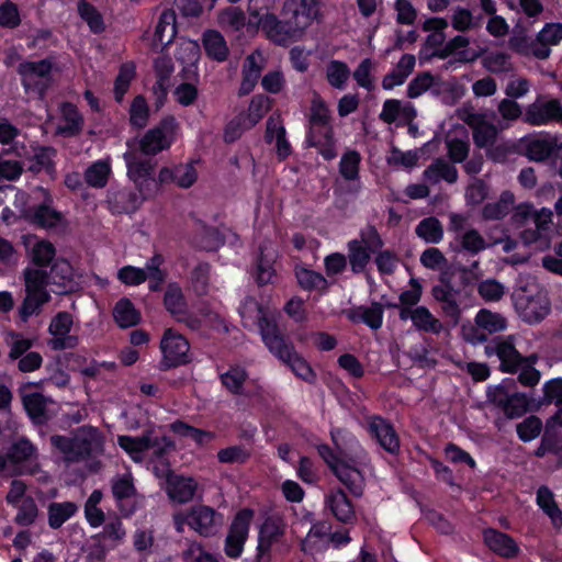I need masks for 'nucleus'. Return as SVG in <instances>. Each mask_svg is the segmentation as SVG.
Returning a JSON list of instances; mask_svg holds the SVG:
<instances>
[{
    "label": "nucleus",
    "mask_w": 562,
    "mask_h": 562,
    "mask_svg": "<svg viewBox=\"0 0 562 562\" xmlns=\"http://www.w3.org/2000/svg\"><path fill=\"white\" fill-rule=\"evenodd\" d=\"M25 277V299L19 314L23 322L37 314L44 303L49 299L46 286L56 294H67L70 283V263L67 260L56 261L46 274L44 271L27 268Z\"/></svg>",
    "instance_id": "obj_1"
},
{
    "label": "nucleus",
    "mask_w": 562,
    "mask_h": 562,
    "mask_svg": "<svg viewBox=\"0 0 562 562\" xmlns=\"http://www.w3.org/2000/svg\"><path fill=\"white\" fill-rule=\"evenodd\" d=\"M486 357H497L499 360V370L504 373H517L518 381L525 386H535L540 380V372L535 368L538 360L537 355L524 357L517 350L515 337L498 336L484 346Z\"/></svg>",
    "instance_id": "obj_2"
},
{
    "label": "nucleus",
    "mask_w": 562,
    "mask_h": 562,
    "mask_svg": "<svg viewBox=\"0 0 562 562\" xmlns=\"http://www.w3.org/2000/svg\"><path fill=\"white\" fill-rule=\"evenodd\" d=\"M102 453L103 437L98 428L82 426L75 431L72 436V462L87 460V472L95 473L101 469V462L95 458Z\"/></svg>",
    "instance_id": "obj_3"
},
{
    "label": "nucleus",
    "mask_w": 562,
    "mask_h": 562,
    "mask_svg": "<svg viewBox=\"0 0 562 562\" xmlns=\"http://www.w3.org/2000/svg\"><path fill=\"white\" fill-rule=\"evenodd\" d=\"M124 159L127 165V176L134 181L139 190L145 194H154L157 190L158 182L153 177L155 165L151 159H143L139 153L135 149L128 150L124 154Z\"/></svg>",
    "instance_id": "obj_4"
},
{
    "label": "nucleus",
    "mask_w": 562,
    "mask_h": 562,
    "mask_svg": "<svg viewBox=\"0 0 562 562\" xmlns=\"http://www.w3.org/2000/svg\"><path fill=\"white\" fill-rule=\"evenodd\" d=\"M178 123L173 116H167L158 126L149 130L139 140V150L144 155H156L170 147Z\"/></svg>",
    "instance_id": "obj_5"
},
{
    "label": "nucleus",
    "mask_w": 562,
    "mask_h": 562,
    "mask_svg": "<svg viewBox=\"0 0 562 562\" xmlns=\"http://www.w3.org/2000/svg\"><path fill=\"white\" fill-rule=\"evenodd\" d=\"M329 110L325 102L319 98L315 97L311 105L310 116V132L306 136L307 145L311 147L321 145L323 143L330 142L333 137V127L329 124Z\"/></svg>",
    "instance_id": "obj_6"
},
{
    "label": "nucleus",
    "mask_w": 562,
    "mask_h": 562,
    "mask_svg": "<svg viewBox=\"0 0 562 562\" xmlns=\"http://www.w3.org/2000/svg\"><path fill=\"white\" fill-rule=\"evenodd\" d=\"M164 358L160 362L161 369L168 370L178 366L186 364L190 361L189 342L180 334L167 329L160 342Z\"/></svg>",
    "instance_id": "obj_7"
},
{
    "label": "nucleus",
    "mask_w": 562,
    "mask_h": 562,
    "mask_svg": "<svg viewBox=\"0 0 562 562\" xmlns=\"http://www.w3.org/2000/svg\"><path fill=\"white\" fill-rule=\"evenodd\" d=\"M282 12L289 18L290 29L303 33L317 16L318 7L316 0H285Z\"/></svg>",
    "instance_id": "obj_8"
},
{
    "label": "nucleus",
    "mask_w": 562,
    "mask_h": 562,
    "mask_svg": "<svg viewBox=\"0 0 562 562\" xmlns=\"http://www.w3.org/2000/svg\"><path fill=\"white\" fill-rule=\"evenodd\" d=\"M252 516L254 512L247 508L241 509L235 516L225 540L227 557L236 559L241 554Z\"/></svg>",
    "instance_id": "obj_9"
},
{
    "label": "nucleus",
    "mask_w": 562,
    "mask_h": 562,
    "mask_svg": "<svg viewBox=\"0 0 562 562\" xmlns=\"http://www.w3.org/2000/svg\"><path fill=\"white\" fill-rule=\"evenodd\" d=\"M459 116L471 127L474 144L479 148L494 145L498 131L493 123L487 122L485 114L463 110Z\"/></svg>",
    "instance_id": "obj_10"
},
{
    "label": "nucleus",
    "mask_w": 562,
    "mask_h": 562,
    "mask_svg": "<svg viewBox=\"0 0 562 562\" xmlns=\"http://www.w3.org/2000/svg\"><path fill=\"white\" fill-rule=\"evenodd\" d=\"M260 334L270 352L282 362L296 351L293 344L282 335L276 322L271 319H263L260 323Z\"/></svg>",
    "instance_id": "obj_11"
},
{
    "label": "nucleus",
    "mask_w": 562,
    "mask_h": 562,
    "mask_svg": "<svg viewBox=\"0 0 562 562\" xmlns=\"http://www.w3.org/2000/svg\"><path fill=\"white\" fill-rule=\"evenodd\" d=\"M54 68V64L48 60L25 61L19 67L22 77V83L26 91L35 90L42 92L46 80Z\"/></svg>",
    "instance_id": "obj_12"
},
{
    "label": "nucleus",
    "mask_w": 562,
    "mask_h": 562,
    "mask_svg": "<svg viewBox=\"0 0 562 562\" xmlns=\"http://www.w3.org/2000/svg\"><path fill=\"white\" fill-rule=\"evenodd\" d=\"M21 395L27 414L35 423H42L56 411L57 404L33 391L31 385L22 386Z\"/></svg>",
    "instance_id": "obj_13"
},
{
    "label": "nucleus",
    "mask_w": 562,
    "mask_h": 562,
    "mask_svg": "<svg viewBox=\"0 0 562 562\" xmlns=\"http://www.w3.org/2000/svg\"><path fill=\"white\" fill-rule=\"evenodd\" d=\"M151 194H145L143 190L133 188H122L109 194L108 203L113 213H133L135 212L144 200Z\"/></svg>",
    "instance_id": "obj_14"
},
{
    "label": "nucleus",
    "mask_w": 562,
    "mask_h": 562,
    "mask_svg": "<svg viewBox=\"0 0 562 562\" xmlns=\"http://www.w3.org/2000/svg\"><path fill=\"white\" fill-rule=\"evenodd\" d=\"M282 19H278L272 13H266L259 20L261 29L265 31L267 36L279 45H285L290 40L300 37L303 33L300 30L292 31L289 24V18L281 13Z\"/></svg>",
    "instance_id": "obj_15"
},
{
    "label": "nucleus",
    "mask_w": 562,
    "mask_h": 562,
    "mask_svg": "<svg viewBox=\"0 0 562 562\" xmlns=\"http://www.w3.org/2000/svg\"><path fill=\"white\" fill-rule=\"evenodd\" d=\"M368 428L372 437L389 453L396 454L400 451V439L393 425L381 416L368 418Z\"/></svg>",
    "instance_id": "obj_16"
},
{
    "label": "nucleus",
    "mask_w": 562,
    "mask_h": 562,
    "mask_svg": "<svg viewBox=\"0 0 562 562\" xmlns=\"http://www.w3.org/2000/svg\"><path fill=\"white\" fill-rule=\"evenodd\" d=\"M217 513L205 505H196L190 508L187 514L188 525L203 537H210L215 533L218 525Z\"/></svg>",
    "instance_id": "obj_17"
},
{
    "label": "nucleus",
    "mask_w": 562,
    "mask_h": 562,
    "mask_svg": "<svg viewBox=\"0 0 562 562\" xmlns=\"http://www.w3.org/2000/svg\"><path fill=\"white\" fill-rule=\"evenodd\" d=\"M166 492L170 499L179 504H186L193 499L198 484L192 477L175 475L167 471Z\"/></svg>",
    "instance_id": "obj_18"
},
{
    "label": "nucleus",
    "mask_w": 562,
    "mask_h": 562,
    "mask_svg": "<svg viewBox=\"0 0 562 562\" xmlns=\"http://www.w3.org/2000/svg\"><path fill=\"white\" fill-rule=\"evenodd\" d=\"M325 504L338 521L342 524L355 522L356 513L353 505L342 490L330 491V493L326 495Z\"/></svg>",
    "instance_id": "obj_19"
},
{
    "label": "nucleus",
    "mask_w": 562,
    "mask_h": 562,
    "mask_svg": "<svg viewBox=\"0 0 562 562\" xmlns=\"http://www.w3.org/2000/svg\"><path fill=\"white\" fill-rule=\"evenodd\" d=\"M70 315L66 312L58 313L49 325V346L54 350H63L70 342Z\"/></svg>",
    "instance_id": "obj_20"
},
{
    "label": "nucleus",
    "mask_w": 562,
    "mask_h": 562,
    "mask_svg": "<svg viewBox=\"0 0 562 562\" xmlns=\"http://www.w3.org/2000/svg\"><path fill=\"white\" fill-rule=\"evenodd\" d=\"M484 541L492 551L507 559L516 557L519 551L512 537L495 529L484 531Z\"/></svg>",
    "instance_id": "obj_21"
},
{
    "label": "nucleus",
    "mask_w": 562,
    "mask_h": 562,
    "mask_svg": "<svg viewBox=\"0 0 562 562\" xmlns=\"http://www.w3.org/2000/svg\"><path fill=\"white\" fill-rule=\"evenodd\" d=\"M424 179L430 184L440 181L454 183L458 180L457 168L443 158H436L424 171Z\"/></svg>",
    "instance_id": "obj_22"
},
{
    "label": "nucleus",
    "mask_w": 562,
    "mask_h": 562,
    "mask_svg": "<svg viewBox=\"0 0 562 562\" xmlns=\"http://www.w3.org/2000/svg\"><path fill=\"white\" fill-rule=\"evenodd\" d=\"M459 293V290L431 289V295L436 302L440 304L441 312L446 317L450 318L454 325H457L461 318V308L457 300Z\"/></svg>",
    "instance_id": "obj_23"
},
{
    "label": "nucleus",
    "mask_w": 562,
    "mask_h": 562,
    "mask_svg": "<svg viewBox=\"0 0 562 562\" xmlns=\"http://www.w3.org/2000/svg\"><path fill=\"white\" fill-rule=\"evenodd\" d=\"M153 434L154 430L150 428L139 437L119 436L117 442L135 462H142L143 452L150 449L151 445H155L153 441Z\"/></svg>",
    "instance_id": "obj_24"
},
{
    "label": "nucleus",
    "mask_w": 562,
    "mask_h": 562,
    "mask_svg": "<svg viewBox=\"0 0 562 562\" xmlns=\"http://www.w3.org/2000/svg\"><path fill=\"white\" fill-rule=\"evenodd\" d=\"M559 110V101L550 100L544 103L530 104L525 114V122L530 125H543L555 121V113Z\"/></svg>",
    "instance_id": "obj_25"
},
{
    "label": "nucleus",
    "mask_w": 562,
    "mask_h": 562,
    "mask_svg": "<svg viewBox=\"0 0 562 562\" xmlns=\"http://www.w3.org/2000/svg\"><path fill=\"white\" fill-rule=\"evenodd\" d=\"M333 471L352 495L360 497L363 494L364 479L358 469L339 463L337 467H334Z\"/></svg>",
    "instance_id": "obj_26"
},
{
    "label": "nucleus",
    "mask_w": 562,
    "mask_h": 562,
    "mask_svg": "<svg viewBox=\"0 0 562 562\" xmlns=\"http://www.w3.org/2000/svg\"><path fill=\"white\" fill-rule=\"evenodd\" d=\"M77 13L80 20L87 24L91 33L101 34L106 30L103 14L88 0L78 1Z\"/></svg>",
    "instance_id": "obj_27"
},
{
    "label": "nucleus",
    "mask_w": 562,
    "mask_h": 562,
    "mask_svg": "<svg viewBox=\"0 0 562 562\" xmlns=\"http://www.w3.org/2000/svg\"><path fill=\"white\" fill-rule=\"evenodd\" d=\"M508 47L517 54L524 56L532 55L538 59H547L551 53V49H547L544 47L538 48L536 40H529L524 32L515 33L508 40Z\"/></svg>",
    "instance_id": "obj_28"
},
{
    "label": "nucleus",
    "mask_w": 562,
    "mask_h": 562,
    "mask_svg": "<svg viewBox=\"0 0 562 562\" xmlns=\"http://www.w3.org/2000/svg\"><path fill=\"white\" fill-rule=\"evenodd\" d=\"M157 81L153 87L154 93L157 95V101L162 103L167 95L168 80L173 71V64L170 57L160 56L154 63Z\"/></svg>",
    "instance_id": "obj_29"
},
{
    "label": "nucleus",
    "mask_w": 562,
    "mask_h": 562,
    "mask_svg": "<svg viewBox=\"0 0 562 562\" xmlns=\"http://www.w3.org/2000/svg\"><path fill=\"white\" fill-rule=\"evenodd\" d=\"M199 231L193 237V245L202 250L213 251L218 249L225 243V237L215 227H210L199 222Z\"/></svg>",
    "instance_id": "obj_30"
},
{
    "label": "nucleus",
    "mask_w": 562,
    "mask_h": 562,
    "mask_svg": "<svg viewBox=\"0 0 562 562\" xmlns=\"http://www.w3.org/2000/svg\"><path fill=\"white\" fill-rule=\"evenodd\" d=\"M260 256L255 273L256 282L262 286L272 282L276 274L273 262L276 260V251L272 248L260 246Z\"/></svg>",
    "instance_id": "obj_31"
},
{
    "label": "nucleus",
    "mask_w": 562,
    "mask_h": 562,
    "mask_svg": "<svg viewBox=\"0 0 562 562\" xmlns=\"http://www.w3.org/2000/svg\"><path fill=\"white\" fill-rule=\"evenodd\" d=\"M543 403L558 406L555 414L548 419V425L562 427V378L552 379L543 385Z\"/></svg>",
    "instance_id": "obj_32"
},
{
    "label": "nucleus",
    "mask_w": 562,
    "mask_h": 562,
    "mask_svg": "<svg viewBox=\"0 0 562 562\" xmlns=\"http://www.w3.org/2000/svg\"><path fill=\"white\" fill-rule=\"evenodd\" d=\"M24 244L32 261L38 266L48 265L55 256V248L49 241L29 236L25 238Z\"/></svg>",
    "instance_id": "obj_33"
},
{
    "label": "nucleus",
    "mask_w": 562,
    "mask_h": 562,
    "mask_svg": "<svg viewBox=\"0 0 562 562\" xmlns=\"http://www.w3.org/2000/svg\"><path fill=\"white\" fill-rule=\"evenodd\" d=\"M113 317L121 328L136 326L140 322V313L126 297H123L116 302L113 308Z\"/></svg>",
    "instance_id": "obj_34"
},
{
    "label": "nucleus",
    "mask_w": 562,
    "mask_h": 562,
    "mask_svg": "<svg viewBox=\"0 0 562 562\" xmlns=\"http://www.w3.org/2000/svg\"><path fill=\"white\" fill-rule=\"evenodd\" d=\"M557 148V139L533 138L526 144L525 154L533 161H544Z\"/></svg>",
    "instance_id": "obj_35"
},
{
    "label": "nucleus",
    "mask_w": 562,
    "mask_h": 562,
    "mask_svg": "<svg viewBox=\"0 0 562 562\" xmlns=\"http://www.w3.org/2000/svg\"><path fill=\"white\" fill-rule=\"evenodd\" d=\"M416 235L428 244H438L443 238V227L437 217L422 220L415 228Z\"/></svg>",
    "instance_id": "obj_36"
},
{
    "label": "nucleus",
    "mask_w": 562,
    "mask_h": 562,
    "mask_svg": "<svg viewBox=\"0 0 562 562\" xmlns=\"http://www.w3.org/2000/svg\"><path fill=\"white\" fill-rule=\"evenodd\" d=\"M204 49L209 57L223 61L227 58L228 48L224 37L217 31H207L203 35Z\"/></svg>",
    "instance_id": "obj_37"
},
{
    "label": "nucleus",
    "mask_w": 562,
    "mask_h": 562,
    "mask_svg": "<svg viewBox=\"0 0 562 562\" xmlns=\"http://www.w3.org/2000/svg\"><path fill=\"white\" fill-rule=\"evenodd\" d=\"M176 33V14L172 10H166L161 13L156 26L155 41L166 46L172 42Z\"/></svg>",
    "instance_id": "obj_38"
},
{
    "label": "nucleus",
    "mask_w": 562,
    "mask_h": 562,
    "mask_svg": "<svg viewBox=\"0 0 562 562\" xmlns=\"http://www.w3.org/2000/svg\"><path fill=\"white\" fill-rule=\"evenodd\" d=\"M517 305L521 308L524 319L529 323L542 321L550 312L548 303H542L541 300L538 299H519Z\"/></svg>",
    "instance_id": "obj_39"
},
{
    "label": "nucleus",
    "mask_w": 562,
    "mask_h": 562,
    "mask_svg": "<svg viewBox=\"0 0 562 562\" xmlns=\"http://www.w3.org/2000/svg\"><path fill=\"white\" fill-rule=\"evenodd\" d=\"M474 322L479 328H482L490 334L502 331L507 326V321L502 314L486 308H482L477 312Z\"/></svg>",
    "instance_id": "obj_40"
},
{
    "label": "nucleus",
    "mask_w": 562,
    "mask_h": 562,
    "mask_svg": "<svg viewBox=\"0 0 562 562\" xmlns=\"http://www.w3.org/2000/svg\"><path fill=\"white\" fill-rule=\"evenodd\" d=\"M222 384L234 395L244 393V384L248 379L247 371L241 367H232L220 375Z\"/></svg>",
    "instance_id": "obj_41"
},
{
    "label": "nucleus",
    "mask_w": 562,
    "mask_h": 562,
    "mask_svg": "<svg viewBox=\"0 0 562 562\" xmlns=\"http://www.w3.org/2000/svg\"><path fill=\"white\" fill-rule=\"evenodd\" d=\"M414 326L422 331L439 334L442 330L441 322L425 306H417L413 314Z\"/></svg>",
    "instance_id": "obj_42"
},
{
    "label": "nucleus",
    "mask_w": 562,
    "mask_h": 562,
    "mask_svg": "<svg viewBox=\"0 0 562 562\" xmlns=\"http://www.w3.org/2000/svg\"><path fill=\"white\" fill-rule=\"evenodd\" d=\"M515 202L514 194L509 191H504L498 201L487 203L483 207V217L486 220H501L505 217Z\"/></svg>",
    "instance_id": "obj_43"
},
{
    "label": "nucleus",
    "mask_w": 562,
    "mask_h": 562,
    "mask_svg": "<svg viewBox=\"0 0 562 562\" xmlns=\"http://www.w3.org/2000/svg\"><path fill=\"white\" fill-rule=\"evenodd\" d=\"M348 258L351 270L355 273H360L370 261V250L362 245V241L351 240L348 243Z\"/></svg>",
    "instance_id": "obj_44"
},
{
    "label": "nucleus",
    "mask_w": 562,
    "mask_h": 562,
    "mask_svg": "<svg viewBox=\"0 0 562 562\" xmlns=\"http://www.w3.org/2000/svg\"><path fill=\"white\" fill-rule=\"evenodd\" d=\"M537 502L543 512L551 518L553 525L558 526L562 522V513L554 502L553 493L547 486L539 487Z\"/></svg>",
    "instance_id": "obj_45"
},
{
    "label": "nucleus",
    "mask_w": 562,
    "mask_h": 562,
    "mask_svg": "<svg viewBox=\"0 0 562 562\" xmlns=\"http://www.w3.org/2000/svg\"><path fill=\"white\" fill-rule=\"evenodd\" d=\"M31 218L35 224L44 228L57 227L63 221L61 214L47 203L35 209Z\"/></svg>",
    "instance_id": "obj_46"
},
{
    "label": "nucleus",
    "mask_w": 562,
    "mask_h": 562,
    "mask_svg": "<svg viewBox=\"0 0 562 562\" xmlns=\"http://www.w3.org/2000/svg\"><path fill=\"white\" fill-rule=\"evenodd\" d=\"M170 428L175 434L190 438L199 445L210 442L214 438V434L195 428L181 420L172 423Z\"/></svg>",
    "instance_id": "obj_47"
},
{
    "label": "nucleus",
    "mask_w": 562,
    "mask_h": 562,
    "mask_svg": "<svg viewBox=\"0 0 562 562\" xmlns=\"http://www.w3.org/2000/svg\"><path fill=\"white\" fill-rule=\"evenodd\" d=\"M283 533L282 529L272 520H267L259 532V558L269 552L271 544Z\"/></svg>",
    "instance_id": "obj_48"
},
{
    "label": "nucleus",
    "mask_w": 562,
    "mask_h": 562,
    "mask_svg": "<svg viewBox=\"0 0 562 562\" xmlns=\"http://www.w3.org/2000/svg\"><path fill=\"white\" fill-rule=\"evenodd\" d=\"M239 314L244 319L245 327L257 323L260 328V323L263 319H268L263 313L262 306L251 296L246 297L241 303Z\"/></svg>",
    "instance_id": "obj_49"
},
{
    "label": "nucleus",
    "mask_w": 562,
    "mask_h": 562,
    "mask_svg": "<svg viewBox=\"0 0 562 562\" xmlns=\"http://www.w3.org/2000/svg\"><path fill=\"white\" fill-rule=\"evenodd\" d=\"M111 167L108 161L99 160L92 164L85 172V179L87 183L94 188L105 187Z\"/></svg>",
    "instance_id": "obj_50"
},
{
    "label": "nucleus",
    "mask_w": 562,
    "mask_h": 562,
    "mask_svg": "<svg viewBox=\"0 0 562 562\" xmlns=\"http://www.w3.org/2000/svg\"><path fill=\"white\" fill-rule=\"evenodd\" d=\"M135 77V65L133 63H125L120 67L119 75L114 81V98L121 103L124 94L127 92L132 80Z\"/></svg>",
    "instance_id": "obj_51"
},
{
    "label": "nucleus",
    "mask_w": 562,
    "mask_h": 562,
    "mask_svg": "<svg viewBox=\"0 0 562 562\" xmlns=\"http://www.w3.org/2000/svg\"><path fill=\"white\" fill-rule=\"evenodd\" d=\"M483 67L492 74H503L513 70L510 56L502 52H492L482 59Z\"/></svg>",
    "instance_id": "obj_52"
},
{
    "label": "nucleus",
    "mask_w": 562,
    "mask_h": 562,
    "mask_svg": "<svg viewBox=\"0 0 562 562\" xmlns=\"http://www.w3.org/2000/svg\"><path fill=\"white\" fill-rule=\"evenodd\" d=\"M295 276L300 286L304 290H321L327 289V280L318 272L306 268H299L295 271Z\"/></svg>",
    "instance_id": "obj_53"
},
{
    "label": "nucleus",
    "mask_w": 562,
    "mask_h": 562,
    "mask_svg": "<svg viewBox=\"0 0 562 562\" xmlns=\"http://www.w3.org/2000/svg\"><path fill=\"white\" fill-rule=\"evenodd\" d=\"M270 109V99L265 94L254 95L248 106L247 127L255 126Z\"/></svg>",
    "instance_id": "obj_54"
},
{
    "label": "nucleus",
    "mask_w": 562,
    "mask_h": 562,
    "mask_svg": "<svg viewBox=\"0 0 562 562\" xmlns=\"http://www.w3.org/2000/svg\"><path fill=\"white\" fill-rule=\"evenodd\" d=\"M166 308L172 315H182L186 311V300L182 290L175 283L168 285L164 297Z\"/></svg>",
    "instance_id": "obj_55"
},
{
    "label": "nucleus",
    "mask_w": 562,
    "mask_h": 562,
    "mask_svg": "<svg viewBox=\"0 0 562 562\" xmlns=\"http://www.w3.org/2000/svg\"><path fill=\"white\" fill-rule=\"evenodd\" d=\"M4 341L10 348L11 359H18L24 355L32 346L33 340L14 331L4 333Z\"/></svg>",
    "instance_id": "obj_56"
},
{
    "label": "nucleus",
    "mask_w": 562,
    "mask_h": 562,
    "mask_svg": "<svg viewBox=\"0 0 562 562\" xmlns=\"http://www.w3.org/2000/svg\"><path fill=\"white\" fill-rule=\"evenodd\" d=\"M111 487L113 496L117 501L131 498L136 494V488L131 473L113 477Z\"/></svg>",
    "instance_id": "obj_57"
},
{
    "label": "nucleus",
    "mask_w": 562,
    "mask_h": 562,
    "mask_svg": "<svg viewBox=\"0 0 562 562\" xmlns=\"http://www.w3.org/2000/svg\"><path fill=\"white\" fill-rule=\"evenodd\" d=\"M562 40V24L561 23H547L536 37V45L538 48L544 47L550 49V46L557 45Z\"/></svg>",
    "instance_id": "obj_58"
},
{
    "label": "nucleus",
    "mask_w": 562,
    "mask_h": 562,
    "mask_svg": "<svg viewBox=\"0 0 562 562\" xmlns=\"http://www.w3.org/2000/svg\"><path fill=\"white\" fill-rule=\"evenodd\" d=\"M430 91L434 95L440 97L445 104H453L460 98L459 89L454 83L442 81L435 76Z\"/></svg>",
    "instance_id": "obj_59"
},
{
    "label": "nucleus",
    "mask_w": 562,
    "mask_h": 562,
    "mask_svg": "<svg viewBox=\"0 0 562 562\" xmlns=\"http://www.w3.org/2000/svg\"><path fill=\"white\" fill-rule=\"evenodd\" d=\"M530 402L522 393H514L509 396L505 407L502 409L509 419L519 418L529 411Z\"/></svg>",
    "instance_id": "obj_60"
},
{
    "label": "nucleus",
    "mask_w": 562,
    "mask_h": 562,
    "mask_svg": "<svg viewBox=\"0 0 562 562\" xmlns=\"http://www.w3.org/2000/svg\"><path fill=\"white\" fill-rule=\"evenodd\" d=\"M477 293L487 302H498L505 294V286L495 279H486L479 283Z\"/></svg>",
    "instance_id": "obj_61"
},
{
    "label": "nucleus",
    "mask_w": 562,
    "mask_h": 562,
    "mask_svg": "<svg viewBox=\"0 0 562 562\" xmlns=\"http://www.w3.org/2000/svg\"><path fill=\"white\" fill-rule=\"evenodd\" d=\"M211 267L206 262L199 263L191 272V284L198 295H205L209 290Z\"/></svg>",
    "instance_id": "obj_62"
},
{
    "label": "nucleus",
    "mask_w": 562,
    "mask_h": 562,
    "mask_svg": "<svg viewBox=\"0 0 562 562\" xmlns=\"http://www.w3.org/2000/svg\"><path fill=\"white\" fill-rule=\"evenodd\" d=\"M542 429V422L539 417L531 415L516 426L520 440L527 442L537 438Z\"/></svg>",
    "instance_id": "obj_63"
},
{
    "label": "nucleus",
    "mask_w": 562,
    "mask_h": 562,
    "mask_svg": "<svg viewBox=\"0 0 562 562\" xmlns=\"http://www.w3.org/2000/svg\"><path fill=\"white\" fill-rule=\"evenodd\" d=\"M149 109L143 95L134 98L130 109V122L132 125L142 128L147 124Z\"/></svg>",
    "instance_id": "obj_64"
}]
</instances>
